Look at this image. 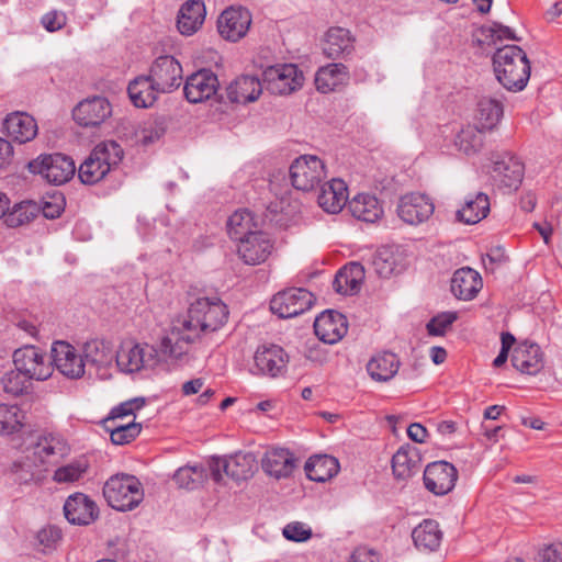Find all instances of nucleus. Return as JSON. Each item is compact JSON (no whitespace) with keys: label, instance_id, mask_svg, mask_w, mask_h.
Returning a JSON list of instances; mask_svg holds the SVG:
<instances>
[{"label":"nucleus","instance_id":"f257e3e1","mask_svg":"<svg viewBox=\"0 0 562 562\" xmlns=\"http://www.w3.org/2000/svg\"><path fill=\"white\" fill-rule=\"evenodd\" d=\"M493 68L497 81L508 91L525 89L530 78V61L518 45H505L493 55Z\"/></svg>","mask_w":562,"mask_h":562},{"label":"nucleus","instance_id":"f03ea898","mask_svg":"<svg viewBox=\"0 0 562 562\" xmlns=\"http://www.w3.org/2000/svg\"><path fill=\"white\" fill-rule=\"evenodd\" d=\"M200 319L189 306L186 315L172 321L169 333L160 340V352L164 358L180 359L188 353L189 346L203 341L207 335L202 330Z\"/></svg>","mask_w":562,"mask_h":562},{"label":"nucleus","instance_id":"7ed1b4c3","mask_svg":"<svg viewBox=\"0 0 562 562\" xmlns=\"http://www.w3.org/2000/svg\"><path fill=\"white\" fill-rule=\"evenodd\" d=\"M123 156V149L116 142L100 143L79 166L80 181L89 186L98 183L121 162Z\"/></svg>","mask_w":562,"mask_h":562},{"label":"nucleus","instance_id":"20e7f679","mask_svg":"<svg viewBox=\"0 0 562 562\" xmlns=\"http://www.w3.org/2000/svg\"><path fill=\"white\" fill-rule=\"evenodd\" d=\"M103 496L109 506L117 512H128L136 508L144 499V488L140 481L131 474L112 475L103 486Z\"/></svg>","mask_w":562,"mask_h":562},{"label":"nucleus","instance_id":"39448f33","mask_svg":"<svg viewBox=\"0 0 562 562\" xmlns=\"http://www.w3.org/2000/svg\"><path fill=\"white\" fill-rule=\"evenodd\" d=\"M31 173L41 175L49 183L60 186L69 181L76 171L74 160L63 154H44L29 161Z\"/></svg>","mask_w":562,"mask_h":562},{"label":"nucleus","instance_id":"423d86ee","mask_svg":"<svg viewBox=\"0 0 562 562\" xmlns=\"http://www.w3.org/2000/svg\"><path fill=\"white\" fill-rule=\"evenodd\" d=\"M13 364L30 380L45 381L54 372L50 358L42 349L26 345L14 350Z\"/></svg>","mask_w":562,"mask_h":562},{"label":"nucleus","instance_id":"0eeeda50","mask_svg":"<svg viewBox=\"0 0 562 562\" xmlns=\"http://www.w3.org/2000/svg\"><path fill=\"white\" fill-rule=\"evenodd\" d=\"M289 173L293 188L308 192L326 178V167L317 156L302 155L293 160Z\"/></svg>","mask_w":562,"mask_h":562},{"label":"nucleus","instance_id":"6e6552de","mask_svg":"<svg viewBox=\"0 0 562 562\" xmlns=\"http://www.w3.org/2000/svg\"><path fill=\"white\" fill-rule=\"evenodd\" d=\"M164 357L160 352V346L144 344L123 346L114 355L117 368L124 373L139 372L146 368H153Z\"/></svg>","mask_w":562,"mask_h":562},{"label":"nucleus","instance_id":"1a4fd4ad","mask_svg":"<svg viewBox=\"0 0 562 562\" xmlns=\"http://www.w3.org/2000/svg\"><path fill=\"white\" fill-rule=\"evenodd\" d=\"M315 301L312 292L304 288H290L277 293L271 302L270 310L280 318L295 317L308 311Z\"/></svg>","mask_w":562,"mask_h":562},{"label":"nucleus","instance_id":"9d476101","mask_svg":"<svg viewBox=\"0 0 562 562\" xmlns=\"http://www.w3.org/2000/svg\"><path fill=\"white\" fill-rule=\"evenodd\" d=\"M262 80L272 94H290L303 85V74L293 64L274 65L265 69Z\"/></svg>","mask_w":562,"mask_h":562},{"label":"nucleus","instance_id":"9b49d317","mask_svg":"<svg viewBox=\"0 0 562 562\" xmlns=\"http://www.w3.org/2000/svg\"><path fill=\"white\" fill-rule=\"evenodd\" d=\"M289 356L285 350L274 344H263L258 346L254 355V369L251 373L277 378L286 371Z\"/></svg>","mask_w":562,"mask_h":562},{"label":"nucleus","instance_id":"f8f14e48","mask_svg":"<svg viewBox=\"0 0 562 562\" xmlns=\"http://www.w3.org/2000/svg\"><path fill=\"white\" fill-rule=\"evenodd\" d=\"M525 173V166L516 155L506 151L493 158L491 177L501 189L517 190Z\"/></svg>","mask_w":562,"mask_h":562},{"label":"nucleus","instance_id":"ddd939ff","mask_svg":"<svg viewBox=\"0 0 562 562\" xmlns=\"http://www.w3.org/2000/svg\"><path fill=\"white\" fill-rule=\"evenodd\" d=\"M252 22L251 13L244 7H228L217 18L218 34L225 41L236 43L244 38Z\"/></svg>","mask_w":562,"mask_h":562},{"label":"nucleus","instance_id":"4468645a","mask_svg":"<svg viewBox=\"0 0 562 562\" xmlns=\"http://www.w3.org/2000/svg\"><path fill=\"white\" fill-rule=\"evenodd\" d=\"M423 480L427 491L437 496H442L454 488L458 471L450 462L435 461L425 468Z\"/></svg>","mask_w":562,"mask_h":562},{"label":"nucleus","instance_id":"2eb2a0df","mask_svg":"<svg viewBox=\"0 0 562 562\" xmlns=\"http://www.w3.org/2000/svg\"><path fill=\"white\" fill-rule=\"evenodd\" d=\"M156 85V90L162 93H169L179 88L182 82V67L172 56H159L153 63L149 75Z\"/></svg>","mask_w":562,"mask_h":562},{"label":"nucleus","instance_id":"dca6fc26","mask_svg":"<svg viewBox=\"0 0 562 562\" xmlns=\"http://www.w3.org/2000/svg\"><path fill=\"white\" fill-rule=\"evenodd\" d=\"M396 211L398 217L405 223L418 225L434 214L435 205L428 195L412 192L400 198Z\"/></svg>","mask_w":562,"mask_h":562},{"label":"nucleus","instance_id":"f3484780","mask_svg":"<svg viewBox=\"0 0 562 562\" xmlns=\"http://www.w3.org/2000/svg\"><path fill=\"white\" fill-rule=\"evenodd\" d=\"M192 313L200 319L202 330L209 336L222 328L228 319V308L220 300L199 297L190 304Z\"/></svg>","mask_w":562,"mask_h":562},{"label":"nucleus","instance_id":"a211bd4d","mask_svg":"<svg viewBox=\"0 0 562 562\" xmlns=\"http://www.w3.org/2000/svg\"><path fill=\"white\" fill-rule=\"evenodd\" d=\"M218 88L217 76L211 69L202 68L187 78L183 92L190 103H200L216 95Z\"/></svg>","mask_w":562,"mask_h":562},{"label":"nucleus","instance_id":"6ab92c4d","mask_svg":"<svg viewBox=\"0 0 562 562\" xmlns=\"http://www.w3.org/2000/svg\"><path fill=\"white\" fill-rule=\"evenodd\" d=\"M52 366L69 379H79L85 374L86 362L75 347L67 341H55L52 346Z\"/></svg>","mask_w":562,"mask_h":562},{"label":"nucleus","instance_id":"aec40b11","mask_svg":"<svg viewBox=\"0 0 562 562\" xmlns=\"http://www.w3.org/2000/svg\"><path fill=\"white\" fill-rule=\"evenodd\" d=\"M112 114V106L104 97H92L82 100L72 111L74 120L83 127L101 125Z\"/></svg>","mask_w":562,"mask_h":562},{"label":"nucleus","instance_id":"412c9836","mask_svg":"<svg viewBox=\"0 0 562 562\" xmlns=\"http://www.w3.org/2000/svg\"><path fill=\"white\" fill-rule=\"evenodd\" d=\"M273 241L270 236L257 231L250 234L237 245V254L244 263L256 266L265 262L271 255Z\"/></svg>","mask_w":562,"mask_h":562},{"label":"nucleus","instance_id":"4be33fe9","mask_svg":"<svg viewBox=\"0 0 562 562\" xmlns=\"http://www.w3.org/2000/svg\"><path fill=\"white\" fill-rule=\"evenodd\" d=\"M27 449L44 468L53 459L63 458L69 452V446L64 436L48 431L41 434Z\"/></svg>","mask_w":562,"mask_h":562},{"label":"nucleus","instance_id":"5701e85b","mask_svg":"<svg viewBox=\"0 0 562 562\" xmlns=\"http://www.w3.org/2000/svg\"><path fill=\"white\" fill-rule=\"evenodd\" d=\"M2 132L10 142L25 144L33 140L38 132L35 119L26 112L9 113L2 122Z\"/></svg>","mask_w":562,"mask_h":562},{"label":"nucleus","instance_id":"b1692460","mask_svg":"<svg viewBox=\"0 0 562 562\" xmlns=\"http://www.w3.org/2000/svg\"><path fill=\"white\" fill-rule=\"evenodd\" d=\"M348 330V322L345 315L337 311L322 312L314 322L315 335L325 344L338 342Z\"/></svg>","mask_w":562,"mask_h":562},{"label":"nucleus","instance_id":"393cba45","mask_svg":"<svg viewBox=\"0 0 562 562\" xmlns=\"http://www.w3.org/2000/svg\"><path fill=\"white\" fill-rule=\"evenodd\" d=\"M66 519L72 525L87 526L99 517L97 504L83 493H75L64 504Z\"/></svg>","mask_w":562,"mask_h":562},{"label":"nucleus","instance_id":"a878e982","mask_svg":"<svg viewBox=\"0 0 562 562\" xmlns=\"http://www.w3.org/2000/svg\"><path fill=\"white\" fill-rule=\"evenodd\" d=\"M295 467L296 458L285 448H269L261 459V468L265 473L277 480L291 476Z\"/></svg>","mask_w":562,"mask_h":562},{"label":"nucleus","instance_id":"bb28decb","mask_svg":"<svg viewBox=\"0 0 562 562\" xmlns=\"http://www.w3.org/2000/svg\"><path fill=\"white\" fill-rule=\"evenodd\" d=\"M510 361L516 370L529 375H536L544 367L540 346L529 341H524L514 348Z\"/></svg>","mask_w":562,"mask_h":562},{"label":"nucleus","instance_id":"cd10ccee","mask_svg":"<svg viewBox=\"0 0 562 562\" xmlns=\"http://www.w3.org/2000/svg\"><path fill=\"white\" fill-rule=\"evenodd\" d=\"M355 37L350 31L340 26L328 29L323 42V52L327 58H347L353 53Z\"/></svg>","mask_w":562,"mask_h":562},{"label":"nucleus","instance_id":"c85d7f7f","mask_svg":"<svg viewBox=\"0 0 562 562\" xmlns=\"http://www.w3.org/2000/svg\"><path fill=\"white\" fill-rule=\"evenodd\" d=\"M206 15L202 0H187L177 15V27L182 35L191 36L203 25Z\"/></svg>","mask_w":562,"mask_h":562},{"label":"nucleus","instance_id":"c756f323","mask_svg":"<svg viewBox=\"0 0 562 562\" xmlns=\"http://www.w3.org/2000/svg\"><path fill=\"white\" fill-rule=\"evenodd\" d=\"M422 457L416 447L404 445L392 457V471L397 480H408L420 470Z\"/></svg>","mask_w":562,"mask_h":562},{"label":"nucleus","instance_id":"7c9ffc66","mask_svg":"<svg viewBox=\"0 0 562 562\" xmlns=\"http://www.w3.org/2000/svg\"><path fill=\"white\" fill-rule=\"evenodd\" d=\"M348 200L347 184L341 179H331L322 186L317 196L318 205L327 213L336 214Z\"/></svg>","mask_w":562,"mask_h":562},{"label":"nucleus","instance_id":"2f4dec72","mask_svg":"<svg viewBox=\"0 0 562 562\" xmlns=\"http://www.w3.org/2000/svg\"><path fill=\"white\" fill-rule=\"evenodd\" d=\"M450 288L457 299L469 301L475 297L482 288V278L469 267L461 268L453 273Z\"/></svg>","mask_w":562,"mask_h":562},{"label":"nucleus","instance_id":"473e14b6","mask_svg":"<svg viewBox=\"0 0 562 562\" xmlns=\"http://www.w3.org/2000/svg\"><path fill=\"white\" fill-rule=\"evenodd\" d=\"M262 92L261 81L254 76H241L226 88V97L232 103H249L256 101Z\"/></svg>","mask_w":562,"mask_h":562},{"label":"nucleus","instance_id":"72a5a7b5","mask_svg":"<svg viewBox=\"0 0 562 562\" xmlns=\"http://www.w3.org/2000/svg\"><path fill=\"white\" fill-rule=\"evenodd\" d=\"M349 70L341 63H333L321 67L315 75V87L322 93H329L346 85Z\"/></svg>","mask_w":562,"mask_h":562},{"label":"nucleus","instance_id":"f704fd0d","mask_svg":"<svg viewBox=\"0 0 562 562\" xmlns=\"http://www.w3.org/2000/svg\"><path fill=\"white\" fill-rule=\"evenodd\" d=\"M351 215L366 223H375L383 216V207L375 195L359 193L348 202Z\"/></svg>","mask_w":562,"mask_h":562},{"label":"nucleus","instance_id":"c9c22d12","mask_svg":"<svg viewBox=\"0 0 562 562\" xmlns=\"http://www.w3.org/2000/svg\"><path fill=\"white\" fill-rule=\"evenodd\" d=\"M401 362L397 355L391 351H383L373 356L368 364L369 375L378 382H386L398 372Z\"/></svg>","mask_w":562,"mask_h":562},{"label":"nucleus","instance_id":"e433bc0d","mask_svg":"<svg viewBox=\"0 0 562 562\" xmlns=\"http://www.w3.org/2000/svg\"><path fill=\"white\" fill-rule=\"evenodd\" d=\"M46 470L35 457L26 450L24 453L15 459L11 465V472L14 481L20 484H27L34 481H40L43 477V472Z\"/></svg>","mask_w":562,"mask_h":562},{"label":"nucleus","instance_id":"4c0bfd02","mask_svg":"<svg viewBox=\"0 0 562 562\" xmlns=\"http://www.w3.org/2000/svg\"><path fill=\"white\" fill-rule=\"evenodd\" d=\"M82 353L86 364L93 367L95 370L110 367L115 355L112 345L100 339L87 341L83 345Z\"/></svg>","mask_w":562,"mask_h":562},{"label":"nucleus","instance_id":"58836bf2","mask_svg":"<svg viewBox=\"0 0 562 562\" xmlns=\"http://www.w3.org/2000/svg\"><path fill=\"white\" fill-rule=\"evenodd\" d=\"M412 538L419 551L432 552L439 548L442 532L437 521L425 519L413 529Z\"/></svg>","mask_w":562,"mask_h":562},{"label":"nucleus","instance_id":"ea45409f","mask_svg":"<svg viewBox=\"0 0 562 562\" xmlns=\"http://www.w3.org/2000/svg\"><path fill=\"white\" fill-rule=\"evenodd\" d=\"M127 92L131 101L136 108L151 106L161 93L156 90V85L149 76H139L132 80L127 87Z\"/></svg>","mask_w":562,"mask_h":562},{"label":"nucleus","instance_id":"a19ab883","mask_svg":"<svg viewBox=\"0 0 562 562\" xmlns=\"http://www.w3.org/2000/svg\"><path fill=\"white\" fill-rule=\"evenodd\" d=\"M363 277V267L358 262H351L337 272L333 288L339 294H353L359 291Z\"/></svg>","mask_w":562,"mask_h":562},{"label":"nucleus","instance_id":"79ce46f5","mask_svg":"<svg viewBox=\"0 0 562 562\" xmlns=\"http://www.w3.org/2000/svg\"><path fill=\"white\" fill-rule=\"evenodd\" d=\"M490 212V199L483 192L467 199L464 205L457 211L456 217L464 224H476L487 216Z\"/></svg>","mask_w":562,"mask_h":562},{"label":"nucleus","instance_id":"37998d69","mask_svg":"<svg viewBox=\"0 0 562 562\" xmlns=\"http://www.w3.org/2000/svg\"><path fill=\"white\" fill-rule=\"evenodd\" d=\"M304 470L311 481L326 482L338 473L339 462L331 456H315L306 461Z\"/></svg>","mask_w":562,"mask_h":562},{"label":"nucleus","instance_id":"c03bdc74","mask_svg":"<svg viewBox=\"0 0 562 562\" xmlns=\"http://www.w3.org/2000/svg\"><path fill=\"white\" fill-rule=\"evenodd\" d=\"M504 113L503 103L491 97H482L477 102L475 120L482 130L492 131Z\"/></svg>","mask_w":562,"mask_h":562},{"label":"nucleus","instance_id":"a18cd8bd","mask_svg":"<svg viewBox=\"0 0 562 562\" xmlns=\"http://www.w3.org/2000/svg\"><path fill=\"white\" fill-rule=\"evenodd\" d=\"M256 458L252 453L238 452L223 462V472L235 481H244L252 476Z\"/></svg>","mask_w":562,"mask_h":562},{"label":"nucleus","instance_id":"49530a36","mask_svg":"<svg viewBox=\"0 0 562 562\" xmlns=\"http://www.w3.org/2000/svg\"><path fill=\"white\" fill-rule=\"evenodd\" d=\"M257 231L254 217L247 210L236 211L227 220V233L238 243Z\"/></svg>","mask_w":562,"mask_h":562},{"label":"nucleus","instance_id":"de8ad7c7","mask_svg":"<svg viewBox=\"0 0 562 562\" xmlns=\"http://www.w3.org/2000/svg\"><path fill=\"white\" fill-rule=\"evenodd\" d=\"M103 425L105 430L110 432L111 441L119 446L130 443L142 430V425L134 422L123 424L117 420H104Z\"/></svg>","mask_w":562,"mask_h":562},{"label":"nucleus","instance_id":"09e8293b","mask_svg":"<svg viewBox=\"0 0 562 562\" xmlns=\"http://www.w3.org/2000/svg\"><path fill=\"white\" fill-rule=\"evenodd\" d=\"M25 413L18 405L0 404V434L11 435L24 426Z\"/></svg>","mask_w":562,"mask_h":562},{"label":"nucleus","instance_id":"8fccbe9b","mask_svg":"<svg viewBox=\"0 0 562 562\" xmlns=\"http://www.w3.org/2000/svg\"><path fill=\"white\" fill-rule=\"evenodd\" d=\"M483 131L479 125H468L458 134L456 145L467 155L477 153L483 147Z\"/></svg>","mask_w":562,"mask_h":562},{"label":"nucleus","instance_id":"3c124183","mask_svg":"<svg viewBox=\"0 0 562 562\" xmlns=\"http://www.w3.org/2000/svg\"><path fill=\"white\" fill-rule=\"evenodd\" d=\"M206 474L202 465L182 467L173 474V481L180 488L195 490L205 480Z\"/></svg>","mask_w":562,"mask_h":562},{"label":"nucleus","instance_id":"603ef678","mask_svg":"<svg viewBox=\"0 0 562 562\" xmlns=\"http://www.w3.org/2000/svg\"><path fill=\"white\" fill-rule=\"evenodd\" d=\"M38 214L37 203L25 201L16 204L11 212L4 216V223L9 227H18L31 222Z\"/></svg>","mask_w":562,"mask_h":562},{"label":"nucleus","instance_id":"864d4df0","mask_svg":"<svg viewBox=\"0 0 562 562\" xmlns=\"http://www.w3.org/2000/svg\"><path fill=\"white\" fill-rule=\"evenodd\" d=\"M372 267L381 278H390L397 269V257L392 249L383 247L372 258Z\"/></svg>","mask_w":562,"mask_h":562},{"label":"nucleus","instance_id":"5fc2aeb1","mask_svg":"<svg viewBox=\"0 0 562 562\" xmlns=\"http://www.w3.org/2000/svg\"><path fill=\"white\" fill-rule=\"evenodd\" d=\"M31 381L23 373L14 368L5 372L1 378L3 391L12 396H20L27 392Z\"/></svg>","mask_w":562,"mask_h":562},{"label":"nucleus","instance_id":"6e6d98bb","mask_svg":"<svg viewBox=\"0 0 562 562\" xmlns=\"http://www.w3.org/2000/svg\"><path fill=\"white\" fill-rule=\"evenodd\" d=\"M88 470L86 460H76L69 464L58 468L54 473V481L57 483H72L78 481Z\"/></svg>","mask_w":562,"mask_h":562},{"label":"nucleus","instance_id":"4d7b16f0","mask_svg":"<svg viewBox=\"0 0 562 562\" xmlns=\"http://www.w3.org/2000/svg\"><path fill=\"white\" fill-rule=\"evenodd\" d=\"M483 40H480L482 43L486 44H496L497 41H502L503 38L510 41H520L519 37L516 36L515 32L502 23L493 22L488 26H482L480 30Z\"/></svg>","mask_w":562,"mask_h":562},{"label":"nucleus","instance_id":"13d9d810","mask_svg":"<svg viewBox=\"0 0 562 562\" xmlns=\"http://www.w3.org/2000/svg\"><path fill=\"white\" fill-rule=\"evenodd\" d=\"M65 198L61 193H55L43 198L37 203L38 213L42 212L43 216L49 220H54L60 216L65 210Z\"/></svg>","mask_w":562,"mask_h":562},{"label":"nucleus","instance_id":"bf43d9fd","mask_svg":"<svg viewBox=\"0 0 562 562\" xmlns=\"http://www.w3.org/2000/svg\"><path fill=\"white\" fill-rule=\"evenodd\" d=\"M458 315L456 312H443L434 316L427 324V330L431 336H442L446 329L453 324Z\"/></svg>","mask_w":562,"mask_h":562},{"label":"nucleus","instance_id":"052dcab7","mask_svg":"<svg viewBox=\"0 0 562 562\" xmlns=\"http://www.w3.org/2000/svg\"><path fill=\"white\" fill-rule=\"evenodd\" d=\"M61 539V531L56 526H47L42 528L37 535L36 540L42 547V551L45 553L56 548V544Z\"/></svg>","mask_w":562,"mask_h":562},{"label":"nucleus","instance_id":"680f3d73","mask_svg":"<svg viewBox=\"0 0 562 562\" xmlns=\"http://www.w3.org/2000/svg\"><path fill=\"white\" fill-rule=\"evenodd\" d=\"M42 25L48 32L61 30L67 23V16L63 11L52 10L42 16Z\"/></svg>","mask_w":562,"mask_h":562},{"label":"nucleus","instance_id":"e2e57ef3","mask_svg":"<svg viewBox=\"0 0 562 562\" xmlns=\"http://www.w3.org/2000/svg\"><path fill=\"white\" fill-rule=\"evenodd\" d=\"M283 536L292 541H305L312 537V530L302 522L288 524L283 529Z\"/></svg>","mask_w":562,"mask_h":562},{"label":"nucleus","instance_id":"0e129e2a","mask_svg":"<svg viewBox=\"0 0 562 562\" xmlns=\"http://www.w3.org/2000/svg\"><path fill=\"white\" fill-rule=\"evenodd\" d=\"M536 562H562V543L549 544L539 550Z\"/></svg>","mask_w":562,"mask_h":562},{"label":"nucleus","instance_id":"69168bd1","mask_svg":"<svg viewBox=\"0 0 562 562\" xmlns=\"http://www.w3.org/2000/svg\"><path fill=\"white\" fill-rule=\"evenodd\" d=\"M13 158V147L8 138L0 137V169L10 165Z\"/></svg>","mask_w":562,"mask_h":562},{"label":"nucleus","instance_id":"338daca9","mask_svg":"<svg viewBox=\"0 0 562 562\" xmlns=\"http://www.w3.org/2000/svg\"><path fill=\"white\" fill-rule=\"evenodd\" d=\"M135 412L127 401L112 408L110 416L105 420L115 422L128 415H133Z\"/></svg>","mask_w":562,"mask_h":562},{"label":"nucleus","instance_id":"774afa93","mask_svg":"<svg viewBox=\"0 0 562 562\" xmlns=\"http://www.w3.org/2000/svg\"><path fill=\"white\" fill-rule=\"evenodd\" d=\"M407 436L415 442L423 443L427 437V429L417 423L411 424L407 428Z\"/></svg>","mask_w":562,"mask_h":562}]
</instances>
